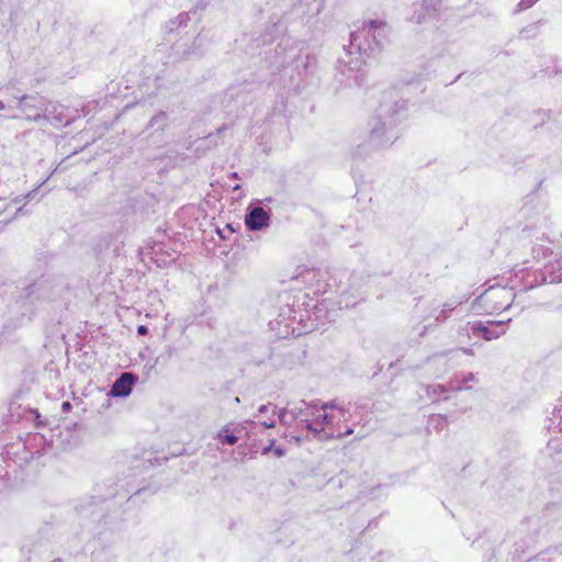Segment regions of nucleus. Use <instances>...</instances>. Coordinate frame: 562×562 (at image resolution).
I'll list each match as a JSON object with an SVG mask.
<instances>
[{
    "mask_svg": "<svg viewBox=\"0 0 562 562\" xmlns=\"http://www.w3.org/2000/svg\"><path fill=\"white\" fill-rule=\"evenodd\" d=\"M407 114L406 102L400 97L397 90L384 91L381 95L374 115L371 117L368 143L359 145L353 156L363 158L369 148H383L391 146L398 138V125Z\"/></svg>",
    "mask_w": 562,
    "mask_h": 562,
    "instance_id": "f257e3e1",
    "label": "nucleus"
},
{
    "mask_svg": "<svg viewBox=\"0 0 562 562\" xmlns=\"http://www.w3.org/2000/svg\"><path fill=\"white\" fill-rule=\"evenodd\" d=\"M391 26L382 20H369L363 22L362 27L350 33L348 55L357 53L359 58L349 60L339 59L349 70L359 71L364 57L376 58L381 52L391 43Z\"/></svg>",
    "mask_w": 562,
    "mask_h": 562,
    "instance_id": "f03ea898",
    "label": "nucleus"
},
{
    "mask_svg": "<svg viewBox=\"0 0 562 562\" xmlns=\"http://www.w3.org/2000/svg\"><path fill=\"white\" fill-rule=\"evenodd\" d=\"M55 297L56 291L52 283L47 280H38L23 289L16 304H19L21 308H24L22 315L31 318L36 308L44 302L54 301Z\"/></svg>",
    "mask_w": 562,
    "mask_h": 562,
    "instance_id": "7ed1b4c3",
    "label": "nucleus"
},
{
    "mask_svg": "<svg viewBox=\"0 0 562 562\" xmlns=\"http://www.w3.org/2000/svg\"><path fill=\"white\" fill-rule=\"evenodd\" d=\"M449 15L450 10L443 0H423L415 9L412 20L417 24H422L447 20Z\"/></svg>",
    "mask_w": 562,
    "mask_h": 562,
    "instance_id": "20e7f679",
    "label": "nucleus"
},
{
    "mask_svg": "<svg viewBox=\"0 0 562 562\" xmlns=\"http://www.w3.org/2000/svg\"><path fill=\"white\" fill-rule=\"evenodd\" d=\"M271 209H266L262 201L251 202L246 209L244 223L248 231L261 232L267 229L271 224Z\"/></svg>",
    "mask_w": 562,
    "mask_h": 562,
    "instance_id": "39448f33",
    "label": "nucleus"
},
{
    "mask_svg": "<svg viewBox=\"0 0 562 562\" xmlns=\"http://www.w3.org/2000/svg\"><path fill=\"white\" fill-rule=\"evenodd\" d=\"M515 297L513 288H490L481 299L491 305L494 312L506 311L512 305Z\"/></svg>",
    "mask_w": 562,
    "mask_h": 562,
    "instance_id": "423d86ee",
    "label": "nucleus"
},
{
    "mask_svg": "<svg viewBox=\"0 0 562 562\" xmlns=\"http://www.w3.org/2000/svg\"><path fill=\"white\" fill-rule=\"evenodd\" d=\"M16 99L18 109L25 115V120L38 123L45 99L38 94H23Z\"/></svg>",
    "mask_w": 562,
    "mask_h": 562,
    "instance_id": "0eeeda50",
    "label": "nucleus"
},
{
    "mask_svg": "<svg viewBox=\"0 0 562 562\" xmlns=\"http://www.w3.org/2000/svg\"><path fill=\"white\" fill-rule=\"evenodd\" d=\"M66 112L67 108L65 105L52 101L47 102L45 100L43 111L40 113V122L46 121L56 128L66 126L70 123V119L68 117Z\"/></svg>",
    "mask_w": 562,
    "mask_h": 562,
    "instance_id": "6e6552de",
    "label": "nucleus"
},
{
    "mask_svg": "<svg viewBox=\"0 0 562 562\" xmlns=\"http://www.w3.org/2000/svg\"><path fill=\"white\" fill-rule=\"evenodd\" d=\"M470 326V330L472 335L482 337L485 340H493L498 338L501 335L505 333L504 325L505 322H487L486 324L477 321L473 323H468Z\"/></svg>",
    "mask_w": 562,
    "mask_h": 562,
    "instance_id": "1a4fd4ad",
    "label": "nucleus"
},
{
    "mask_svg": "<svg viewBox=\"0 0 562 562\" xmlns=\"http://www.w3.org/2000/svg\"><path fill=\"white\" fill-rule=\"evenodd\" d=\"M114 495L109 496H91L89 499L81 501L78 505H76V510L82 516L92 519H102L104 518L103 514V503Z\"/></svg>",
    "mask_w": 562,
    "mask_h": 562,
    "instance_id": "9d476101",
    "label": "nucleus"
},
{
    "mask_svg": "<svg viewBox=\"0 0 562 562\" xmlns=\"http://www.w3.org/2000/svg\"><path fill=\"white\" fill-rule=\"evenodd\" d=\"M137 376L131 372L122 373L111 385L109 395L112 397H126L132 391Z\"/></svg>",
    "mask_w": 562,
    "mask_h": 562,
    "instance_id": "9b49d317",
    "label": "nucleus"
},
{
    "mask_svg": "<svg viewBox=\"0 0 562 562\" xmlns=\"http://www.w3.org/2000/svg\"><path fill=\"white\" fill-rule=\"evenodd\" d=\"M284 30L281 18L279 15H272L268 22L265 33L260 38H256L255 43L257 46L261 44L266 45L271 43L277 36H279Z\"/></svg>",
    "mask_w": 562,
    "mask_h": 562,
    "instance_id": "f8f14e48",
    "label": "nucleus"
},
{
    "mask_svg": "<svg viewBox=\"0 0 562 562\" xmlns=\"http://www.w3.org/2000/svg\"><path fill=\"white\" fill-rule=\"evenodd\" d=\"M286 44L283 45V43H279L274 49L276 52V56L272 60H270V65L269 67L272 68V69H276V70H280L281 68H284L286 67L292 57L291 56H286Z\"/></svg>",
    "mask_w": 562,
    "mask_h": 562,
    "instance_id": "ddd939ff",
    "label": "nucleus"
},
{
    "mask_svg": "<svg viewBox=\"0 0 562 562\" xmlns=\"http://www.w3.org/2000/svg\"><path fill=\"white\" fill-rule=\"evenodd\" d=\"M169 116L167 112L159 111L157 114H155L147 124V130H154L157 131H164L165 127L168 125Z\"/></svg>",
    "mask_w": 562,
    "mask_h": 562,
    "instance_id": "4468645a",
    "label": "nucleus"
},
{
    "mask_svg": "<svg viewBox=\"0 0 562 562\" xmlns=\"http://www.w3.org/2000/svg\"><path fill=\"white\" fill-rule=\"evenodd\" d=\"M305 429L308 432L313 434L314 438L322 441L334 438L333 434L325 432V430L321 428L319 425L315 423V420L305 422Z\"/></svg>",
    "mask_w": 562,
    "mask_h": 562,
    "instance_id": "2eb2a0df",
    "label": "nucleus"
},
{
    "mask_svg": "<svg viewBox=\"0 0 562 562\" xmlns=\"http://www.w3.org/2000/svg\"><path fill=\"white\" fill-rule=\"evenodd\" d=\"M189 21V15L188 13L186 12H182L180 14H178L176 18L173 19H170L167 23H166V31L168 33H173L176 32L179 27L181 26H186L187 23Z\"/></svg>",
    "mask_w": 562,
    "mask_h": 562,
    "instance_id": "dca6fc26",
    "label": "nucleus"
},
{
    "mask_svg": "<svg viewBox=\"0 0 562 562\" xmlns=\"http://www.w3.org/2000/svg\"><path fill=\"white\" fill-rule=\"evenodd\" d=\"M216 438L222 445L233 446L238 441V437L235 432H232L228 426L223 427L218 432Z\"/></svg>",
    "mask_w": 562,
    "mask_h": 562,
    "instance_id": "f3484780",
    "label": "nucleus"
},
{
    "mask_svg": "<svg viewBox=\"0 0 562 562\" xmlns=\"http://www.w3.org/2000/svg\"><path fill=\"white\" fill-rule=\"evenodd\" d=\"M462 302H452V303H446L443 304L442 310L436 315L435 322L441 323L445 322L449 317V313L452 312L457 305L461 304Z\"/></svg>",
    "mask_w": 562,
    "mask_h": 562,
    "instance_id": "a211bd4d",
    "label": "nucleus"
},
{
    "mask_svg": "<svg viewBox=\"0 0 562 562\" xmlns=\"http://www.w3.org/2000/svg\"><path fill=\"white\" fill-rule=\"evenodd\" d=\"M274 443L276 439H270L269 443L262 448L261 454H268L272 451L278 458L284 457L286 453L285 449L280 446L277 447Z\"/></svg>",
    "mask_w": 562,
    "mask_h": 562,
    "instance_id": "6ab92c4d",
    "label": "nucleus"
},
{
    "mask_svg": "<svg viewBox=\"0 0 562 562\" xmlns=\"http://www.w3.org/2000/svg\"><path fill=\"white\" fill-rule=\"evenodd\" d=\"M114 557L109 553L106 549H101L100 551L92 553L91 562H113Z\"/></svg>",
    "mask_w": 562,
    "mask_h": 562,
    "instance_id": "aec40b11",
    "label": "nucleus"
},
{
    "mask_svg": "<svg viewBox=\"0 0 562 562\" xmlns=\"http://www.w3.org/2000/svg\"><path fill=\"white\" fill-rule=\"evenodd\" d=\"M308 407H310V405L306 404L304 401H302L300 406H295V407L291 408L290 415L292 416V419H299V417L301 415L308 416L310 415Z\"/></svg>",
    "mask_w": 562,
    "mask_h": 562,
    "instance_id": "412c9836",
    "label": "nucleus"
},
{
    "mask_svg": "<svg viewBox=\"0 0 562 562\" xmlns=\"http://www.w3.org/2000/svg\"><path fill=\"white\" fill-rule=\"evenodd\" d=\"M540 276H541L542 283L551 284V283L562 282V272H560L559 274H555L553 272H550V273L541 272Z\"/></svg>",
    "mask_w": 562,
    "mask_h": 562,
    "instance_id": "4be33fe9",
    "label": "nucleus"
},
{
    "mask_svg": "<svg viewBox=\"0 0 562 562\" xmlns=\"http://www.w3.org/2000/svg\"><path fill=\"white\" fill-rule=\"evenodd\" d=\"M314 420L317 425H319L321 428L325 430V426L331 423V417L327 413H323L318 415Z\"/></svg>",
    "mask_w": 562,
    "mask_h": 562,
    "instance_id": "5701e85b",
    "label": "nucleus"
},
{
    "mask_svg": "<svg viewBox=\"0 0 562 562\" xmlns=\"http://www.w3.org/2000/svg\"><path fill=\"white\" fill-rule=\"evenodd\" d=\"M176 353V348L170 346V345H167L164 349V351L160 353L159 358L168 361L170 360Z\"/></svg>",
    "mask_w": 562,
    "mask_h": 562,
    "instance_id": "b1692460",
    "label": "nucleus"
},
{
    "mask_svg": "<svg viewBox=\"0 0 562 562\" xmlns=\"http://www.w3.org/2000/svg\"><path fill=\"white\" fill-rule=\"evenodd\" d=\"M176 49H177L176 52H177L178 54H180V53H181V54L183 55V57H186V58H188V57H190L191 55H194V54H195V53H194V50H192L190 47H187L184 44H183V45H182V44H178V45L176 46Z\"/></svg>",
    "mask_w": 562,
    "mask_h": 562,
    "instance_id": "393cba45",
    "label": "nucleus"
},
{
    "mask_svg": "<svg viewBox=\"0 0 562 562\" xmlns=\"http://www.w3.org/2000/svg\"><path fill=\"white\" fill-rule=\"evenodd\" d=\"M36 194V190H32L31 192H29L26 195H20V196H16L14 199V203H21L23 200L27 199V200H32L33 196Z\"/></svg>",
    "mask_w": 562,
    "mask_h": 562,
    "instance_id": "a878e982",
    "label": "nucleus"
},
{
    "mask_svg": "<svg viewBox=\"0 0 562 562\" xmlns=\"http://www.w3.org/2000/svg\"><path fill=\"white\" fill-rule=\"evenodd\" d=\"M290 414V411L288 408H282L278 412V417H279V420L282 423V424H286V415Z\"/></svg>",
    "mask_w": 562,
    "mask_h": 562,
    "instance_id": "bb28decb",
    "label": "nucleus"
},
{
    "mask_svg": "<svg viewBox=\"0 0 562 562\" xmlns=\"http://www.w3.org/2000/svg\"><path fill=\"white\" fill-rule=\"evenodd\" d=\"M552 415L553 417L549 418L551 423H553V418H559L560 420H562V406L554 408Z\"/></svg>",
    "mask_w": 562,
    "mask_h": 562,
    "instance_id": "cd10ccee",
    "label": "nucleus"
},
{
    "mask_svg": "<svg viewBox=\"0 0 562 562\" xmlns=\"http://www.w3.org/2000/svg\"><path fill=\"white\" fill-rule=\"evenodd\" d=\"M148 331H149V330H148V327H147L146 325H138V326H137V334H138L139 336H145V335H147V334H148Z\"/></svg>",
    "mask_w": 562,
    "mask_h": 562,
    "instance_id": "c85d7f7f",
    "label": "nucleus"
},
{
    "mask_svg": "<svg viewBox=\"0 0 562 562\" xmlns=\"http://www.w3.org/2000/svg\"><path fill=\"white\" fill-rule=\"evenodd\" d=\"M473 381H475V375H474V373H471V372L467 373V374L462 378V382H463L464 384H467L468 382H473Z\"/></svg>",
    "mask_w": 562,
    "mask_h": 562,
    "instance_id": "c756f323",
    "label": "nucleus"
},
{
    "mask_svg": "<svg viewBox=\"0 0 562 562\" xmlns=\"http://www.w3.org/2000/svg\"><path fill=\"white\" fill-rule=\"evenodd\" d=\"M322 408L323 409L338 408V405H337L336 401H330V402L323 403Z\"/></svg>",
    "mask_w": 562,
    "mask_h": 562,
    "instance_id": "7c9ffc66",
    "label": "nucleus"
},
{
    "mask_svg": "<svg viewBox=\"0 0 562 562\" xmlns=\"http://www.w3.org/2000/svg\"><path fill=\"white\" fill-rule=\"evenodd\" d=\"M71 408H72V405H71V403L69 401H65V402L61 403V411L64 413L70 412Z\"/></svg>",
    "mask_w": 562,
    "mask_h": 562,
    "instance_id": "2f4dec72",
    "label": "nucleus"
},
{
    "mask_svg": "<svg viewBox=\"0 0 562 562\" xmlns=\"http://www.w3.org/2000/svg\"><path fill=\"white\" fill-rule=\"evenodd\" d=\"M329 484H333L335 486H338V487H342L344 485V481L341 477H334L329 481Z\"/></svg>",
    "mask_w": 562,
    "mask_h": 562,
    "instance_id": "473e14b6",
    "label": "nucleus"
},
{
    "mask_svg": "<svg viewBox=\"0 0 562 562\" xmlns=\"http://www.w3.org/2000/svg\"><path fill=\"white\" fill-rule=\"evenodd\" d=\"M431 389H432V393H434L435 395L445 393V389H443V386H441V385H439V384H438V385H434V386H431Z\"/></svg>",
    "mask_w": 562,
    "mask_h": 562,
    "instance_id": "72a5a7b5",
    "label": "nucleus"
},
{
    "mask_svg": "<svg viewBox=\"0 0 562 562\" xmlns=\"http://www.w3.org/2000/svg\"><path fill=\"white\" fill-rule=\"evenodd\" d=\"M436 419L438 420L437 427H443L448 423L446 416L439 415Z\"/></svg>",
    "mask_w": 562,
    "mask_h": 562,
    "instance_id": "f704fd0d",
    "label": "nucleus"
},
{
    "mask_svg": "<svg viewBox=\"0 0 562 562\" xmlns=\"http://www.w3.org/2000/svg\"><path fill=\"white\" fill-rule=\"evenodd\" d=\"M269 407H270V404H263V405L259 406L258 413L266 414L268 412Z\"/></svg>",
    "mask_w": 562,
    "mask_h": 562,
    "instance_id": "c9c22d12",
    "label": "nucleus"
},
{
    "mask_svg": "<svg viewBox=\"0 0 562 562\" xmlns=\"http://www.w3.org/2000/svg\"><path fill=\"white\" fill-rule=\"evenodd\" d=\"M256 425L257 424L255 422H252V420H246L245 422V426H241V428L243 429H248V426H249V428H254V427H256Z\"/></svg>",
    "mask_w": 562,
    "mask_h": 562,
    "instance_id": "e433bc0d",
    "label": "nucleus"
},
{
    "mask_svg": "<svg viewBox=\"0 0 562 562\" xmlns=\"http://www.w3.org/2000/svg\"><path fill=\"white\" fill-rule=\"evenodd\" d=\"M262 426L265 428H273L276 426V422L274 420H266V422H262Z\"/></svg>",
    "mask_w": 562,
    "mask_h": 562,
    "instance_id": "4c0bfd02",
    "label": "nucleus"
},
{
    "mask_svg": "<svg viewBox=\"0 0 562 562\" xmlns=\"http://www.w3.org/2000/svg\"><path fill=\"white\" fill-rule=\"evenodd\" d=\"M305 422H311V419H308V418H301V419L297 422V427H301V428H304V429H305Z\"/></svg>",
    "mask_w": 562,
    "mask_h": 562,
    "instance_id": "58836bf2",
    "label": "nucleus"
},
{
    "mask_svg": "<svg viewBox=\"0 0 562 562\" xmlns=\"http://www.w3.org/2000/svg\"><path fill=\"white\" fill-rule=\"evenodd\" d=\"M20 214H24V207L23 206H20V207L16 209L14 217L19 216Z\"/></svg>",
    "mask_w": 562,
    "mask_h": 562,
    "instance_id": "ea45409f",
    "label": "nucleus"
},
{
    "mask_svg": "<svg viewBox=\"0 0 562 562\" xmlns=\"http://www.w3.org/2000/svg\"><path fill=\"white\" fill-rule=\"evenodd\" d=\"M353 432L352 428H348L344 434H340L339 437H346L348 435H351Z\"/></svg>",
    "mask_w": 562,
    "mask_h": 562,
    "instance_id": "a19ab883",
    "label": "nucleus"
},
{
    "mask_svg": "<svg viewBox=\"0 0 562 562\" xmlns=\"http://www.w3.org/2000/svg\"><path fill=\"white\" fill-rule=\"evenodd\" d=\"M462 351L465 353V355H473V350L471 348H462Z\"/></svg>",
    "mask_w": 562,
    "mask_h": 562,
    "instance_id": "79ce46f5",
    "label": "nucleus"
},
{
    "mask_svg": "<svg viewBox=\"0 0 562 562\" xmlns=\"http://www.w3.org/2000/svg\"><path fill=\"white\" fill-rule=\"evenodd\" d=\"M291 439H293L296 443H300L302 440L300 436H292Z\"/></svg>",
    "mask_w": 562,
    "mask_h": 562,
    "instance_id": "37998d69",
    "label": "nucleus"
},
{
    "mask_svg": "<svg viewBox=\"0 0 562 562\" xmlns=\"http://www.w3.org/2000/svg\"><path fill=\"white\" fill-rule=\"evenodd\" d=\"M229 177H231L232 179H238V178H239V177H238V172H236V171L232 172V173L229 175Z\"/></svg>",
    "mask_w": 562,
    "mask_h": 562,
    "instance_id": "c03bdc74",
    "label": "nucleus"
},
{
    "mask_svg": "<svg viewBox=\"0 0 562 562\" xmlns=\"http://www.w3.org/2000/svg\"><path fill=\"white\" fill-rule=\"evenodd\" d=\"M5 109V104L0 100V111Z\"/></svg>",
    "mask_w": 562,
    "mask_h": 562,
    "instance_id": "a18cd8bd",
    "label": "nucleus"
},
{
    "mask_svg": "<svg viewBox=\"0 0 562 562\" xmlns=\"http://www.w3.org/2000/svg\"><path fill=\"white\" fill-rule=\"evenodd\" d=\"M240 188H241V187H240V184H236V186H234V187H233V190H234V191H237V190H239Z\"/></svg>",
    "mask_w": 562,
    "mask_h": 562,
    "instance_id": "49530a36",
    "label": "nucleus"
},
{
    "mask_svg": "<svg viewBox=\"0 0 562 562\" xmlns=\"http://www.w3.org/2000/svg\"><path fill=\"white\" fill-rule=\"evenodd\" d=\"M226 227H227L229 231L234 232V228H233V225H232V224H227V225H226Z\"/></svg>",
    "mask_w": 562,
    "mask_h": 562,
    "instance_id": "de8ad7c7",
    "label": "nucleus"
},
{
    "mask_svg": "<svg viewBox=\"0 0 562 562\" xmlns=\"http://www.w3.org/2000/svg\"><path fill=\"white\" fill-rule=\"evenodd\" d=\"M265 201H267V202H269V203H270V202H272V201H273V199H272V198H267V199H265Z\"/></svg>",
    "mask_w": 562,
    "mask_h": 562,
    "instance_id": "09e8293b",
    "label": "nucleus"
},
{
    "mask_svg": "<svg viewBox=\"0 0 562 562\" xmlns=\"http://www.w3.org/2000/svg\"><path fill=\"white\" fill-rule=\"evenodd\" d=\"M52 562H61V559L57 558V559H54Z\"/></svg>",
    "mask_w": 562,
    "mask_h": 562,
    "instance_id": "8fccbe9b",
    "label": "nucleus"
},
{
    "mask_svg": "<svg viewBox=\"0 0 562 562\" xmlns=\"http://www.w3.org/2000/svg\"><path fill=\"white\" fill-rule=\"evenodd\" d=\"M461 389L470 390V389H471V386H467V385H465V386H463V387H459V390H461Z\"/></svg>",
    "mask_w": 562,
    "mask_h": 562,
    "instance_id": "3c124183",
    "label": "nucleus"
},
{
    "mask_svg": "<svg viewBox=\"0 0 562 562\" xmlns=\"http://www.w3.org/2000/svg\"><path fill=\"white\" fill-rule=\"evenodd\" d=\"M142 492H143V490L140 488V490H138V491L135 493V495H139Z\"/></svg>",
    "mask_w": 562,
    "mask_h": 562,
    "instance_id": "603ef678",
    "label": "nucleus"
},
{
    "mask_svg": "<svg viewBox=\"0 0 562 562\" xmlns=\"http://www.w3.org/2000/svg\"><path fill=\"white\" fill-rule=\"evenodd\" d=\"M427 327L424 328V330L420 333V336L425 335Z\"/></svg>",
    "mask_w": 562,
    "mask_h": 562,
    "instance_id": "864d4df0",
    "label": "nucleus"
},
{
    "mask_svg": "<svg viewBox=\"0 0 562 562\" xmlns=\"http://www.w3.org/2000/svg\"><path fill=\"white\" fill-rule=\"evenodd\" d=\"M235 403H239V397L234 398Z\"/></svg>",
    "mask_w": 562,
    "mask_h": 562,
    "instance_id": "5fc2aeb1",
    "label": "nucleus"
},
{
    "mask_svg": "<svg viewBox=\"0 0 562 562\" xmlns=\"http://www.w3.org/2000/svg\"><path fill=\"white\" fill-rule=\"evenodd\" d=\"M561 425H562V422H559V423H558V426H560V429H562V426H561Z\"/></svg>",
    "mask_w": 562,
    "mask_h": 562,
    "instance_id": "6e6d98bb",
    "label": "nucleus"
},
{
    "mask_svg": "<svg viewBox=\"0 0 562 562\" xmlns=\"http://www.w3.org/2000/svg\"><path fill=\"white\" fill-rule=\"evenodd\" d=\"M561 425H562V422H559V423H558V426H560V429H562V426H561Z\"/></svg>",
    "mask_w": 562,
    "mask_h": 562,
    "instance_id": "4d7b16f0",
    "label": "nucleus"
},
{
    "mask_svg": "<svg viewBox=\"0 0 562 562\" xmlns=\"http://www.w3.org/2000/svg\"><path fill=\"white\" fill-rule=\"evenodd\" d=\"M561 425H562V422H559V423H558V426H560V429H562V426H561Z\"/></svg>",
    "mask_w": 562,
    "mask_h": 562,
    "instance_id": "13d9d810",
    "label": "nucleus"
}]
</instances>
